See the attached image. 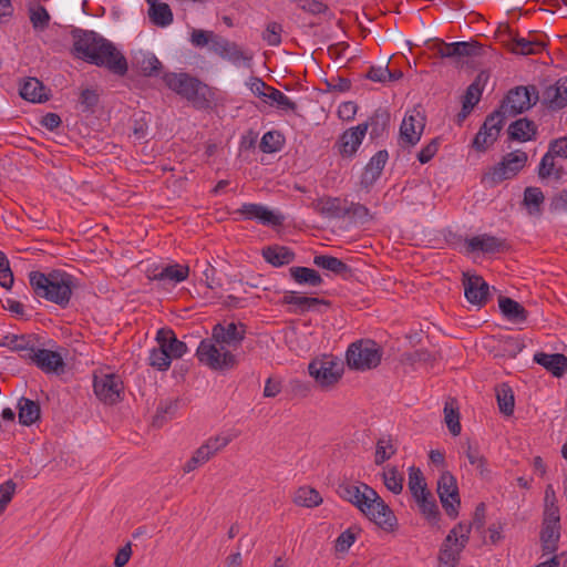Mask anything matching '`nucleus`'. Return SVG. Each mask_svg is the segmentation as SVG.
Masks as SVG:
<instances>
[{"mask_svg": "<svg viewBox=\"0 0 567 567\" xmlns=\"http://www.w3.org/2000/svg\"><path fill=\"white\" fill-rule=\"evenodd\" d=\"M441 145L440 137H434L430 141L429 144L423 146L421 151L417 153V159L421 164L429 163L437 153L439 147Z\"/></svg>", "mask_w": 567, "mask_h": 567, "instance_id": "obj_63", "label": "nucleus"}, {"mask_svg": "<svg viewBox=\"0 0 567 567\" xmlns=\"http://www.w3.org/2000/svg\"><path fill=\"white\" fill-rule=\"evenodd\" d=\"M293 2L299 9L312 16L322 14L329 10L328 6L319 0H293Z\"/></svg>", "mask_w": 567, "mask_h": 567, "instance_id": "obj_61", "label": "nucleus"}, {"mask_svg": "<svg viewBox=\"0 0 567 567\" xmlns=\"http://www.w3.org/2000/svg\"><path fill=\"white\" fill-rule=\"evenodd\" d=\"M383 350L372 339H361L351 343L347 350L346 360L350 369L367 371L381 363Z\"/></svg>", "mask_w": 567, "mask_h": 567, "instance_id": "obj_7", "label": "nucleus"}, {"mask_svg": "<svg viewBox=\"0 0 567 567\" xmlns=\"http://www.w3.org/2000/svg\"><path fill=\"white\" fill-rule=\"evenodd\" d=\"M444 420L452 435L456 436L461 433L460 412L457 401L450 399L444 405Z\"/></svg>", "mask_w": 567, "mask_h": 567, "instance_id": "obj_41", "label": "nucleus"}, {"mask_svg": "<svg viewBox=\"0 0 567 567\" xmlns=\"http://www.w3.org/2000/svg\"><path fill=\"white\" fill-rule=\"evenodd\" d=\"M20 96L32 103H42L49 100L47 89L41 81L35 78H27L19 87Z\"/></svg>", "mask_w": 567, "mask_h": 567, "instance_id": "obj_30", "label": "nucleus"}, {"mask_svg": "<svg viewBox=\"0 0 567 567\" xmlns=\"http://www.w3.org/2000/svg\"><path fill=\"white\" fill-rule=\"evenodd\" d=\"M137 66L145 76H157L162 69V63L153 53H145L137 59Z\"/></svg>", "mask_w": 567, "mask_h": 567, "instance_id": "obj_49", "label": "nucleus"}, {"mask_svg": "<svg viewBox=\"0 0 567 567\" xmlns=\"http://www.w3.org/2000/svg\"><path fill=\"white\" fill-rule=\"evenodd\" d=\"M563 174V168H556L555 166V156L551 155L547 151V153L542 157L539 166H538V176L540 178H548L550 176H555V178H560Z\"/></svg>", "mask_w": 567, "mask_h": 567, "instance_id": "obj_52", "label": "nucleus"}, {"mask_svg": "<svg viewBox=\"0 0 567 567\" xmlns=\"http://www.w3.org/2000/svg\"><path fill=\"white\" fill-rule=\"evenodd\" d=\"M19 422L24 426H30L40 420L41 409L37 401L21 396L18 401Z\"/></svg>", "mask_w": 567, "mask_h": 567, "instance_id": "obj_36", "label": "nucleus"}, {"mask_svg": "<svg viewBox=\"0 0 567 567\" xmlns=\"http://www.w3.org/2000/svg\"><path fill=\"white\" fill-rule=\"evenodd\" d=\"M280 305L290 306L289 312L295 315H303L309 311L321 312L320 306L330 307L331 301L317 297L298 296L295 291H286Z\"/></svg>", "mask_w": 567, "mask_h": 567, "instance_id": "obj_19", "label": "nucleus"}, {"mask_svg": "<svg viewBox=\"0 0 567 567\" xmlns=\"http://www.w3.org/2000/svg\"><path fill=\"white\" fill-rule=\"evenodd\" d=\"M309 374L321 388L336 384L343 374V362L332 354L313 359L308 365Z\"/></svg>", "mask_w": 567, "mask_h": 567, "instance_id": "obj_10", "label": "nucleus"}, {"mask_svg": "<svg viewBox=\"0 0 567 567\" xmlns=\"http://www.w3.org/2000/svg\"><path fill=\"white\" fill-rule=\"evenodd\" d=\"M464 245L467 254L481 252L488 256L502 254L509 249V245L505 238L487 233L466 237Z\"/></svg>", "mask_w": 567, "mask_h": 567, "instance_id": "obj_15", "label": "nucleus"}, {"mask_svg": "<svg viewBox=\"0 0 567 567\" xmlns=\"http://www.w3.org/2000/svg\"><path fill=\"white\" fill-rule=\"evenodd\" d=\"M246 84L251 93L259 97L264 103L269 91L272 89V86L268 85L262 79L257 76H250Z\"/></svg>", "mask_w": 567, "mask_h": 567, "instance_id": "obj_60", "label": "nucleus"}, {"mask_svg": "<svg viewBox=\"0 0 567 567\" xmlns=\"http://www.w3.org/2000/svg\"><path fill=\"white\" fill-rule=\"evenodd\" d=\"M417 503L420 513L423 515V517L427 520V523L432 527L440 528V520H441V512L439 509L437 503L435 498L433 497L432 493L429 492V495L423 492H421V495L419 497L414 498Z\"/></svg>", "mask_w": 567, "mask_h": 567, "instance_id": "obj_31", "label": "nucleus"}, {"mask_svg": "<svg viewBox=\"0 0 567 567\" xmlns=\"http://www.w3.org/2000/svg\"><path fill=\"white\" fill-rule=\"evenodd\" d=\"M436 492L446 515L451 519L457 518L461 507V497L456 477L451 472H442L437 480Z\"/></svg>", "mask_w": 567, "mask_h": 567, "instance_id": "obj_11", "label": "nucleus"}, {"mask_svg": "<svg viewBox=\"0 0 567 567\" xmlns=\"http://www.w3.org/2000/svg\"><path fill=\"white\" fill-rule=\"evenodd\" d=\"M30 21L35 30H45L50 23V14L41 4H34L29 8Z\"/></svg>", "mask_w": 567, "mask_h": 567, "instance_id": "obj_53", "label": "nucleus"}, {"mask_svg": "<svg viewBox=\"0 0 567 567\" xmlns=\"http://www.w3.org/2000/svg\"><path fill=\"white\" fill-rule=\"evenodd\" d=\"M507 134L511 141H533L537 136V125L527 117L518 118L509 124Z\"/></svg>", "mask_w": 567, "mask_h": 567, "instance_id": "obj_28", "label": "nucleus"}, {"mask_svg": "<svg viewBox=\"0 0 567 567\" xmlns=\"http://www.w3.org/2000/svg\"><path fill=\"white\" fill-rule=\"evenodd\" d=\"M155 340L171 355L172 360L182 358L188 351L187 344L178 340L171 328L164 327L158 329Z\"/></svg>", "mask_w": 567, "mask_h": 567, "instance_id": "obj_22", "label": "nucleus"}, {"mask_svg": "<svg viewBox=\"0 0 567 567\" xmlns=\"http://www.w3.org/2000/svg\"><path fill=\"white\" fill-rule=\"evenodd\" d=\"M391 115L386 109L379 107L368 118L367 122L359 125H367V131L370 128V140L375 141L384 137L390 126Z\"/></svg>", "mask_w": 567, "mask_h": 567, "instance_id": "obj_25", "label": "nucleus"}, {"mask_svg": "<svg viewBox=\"0 0 567 567\" xmlns=\"http://www.w3.org/2000/svg\"><path fill=\"white\" fill-rule=\"evenodd\" d=\"M313 265L331 271L333 275L339 276L344 280H348L353 276L352 268L348 264L330 255H316L313 257Z\"/></svg>", "mask_w": 567, "mask_h": 567, "instance_id": "obj_27", "label": "nucleus"}, {"mask_svg": "<svg viewBox=\"0 0 567 567\" xmlns=\"http://www.w3.org/2000/svg\"><path fill=\"white\" fill-rule=\"evenodd\" d=\"M33 364L44 373H58L63 370L64 361L59 352L39 348Z\"/></svg>", "mask_w": 567, "mask_h": 567, "instance_id": "obj_29", "label": "nucleus"}, {"mask_svg": "<svg viewBox=\"0 0 567 567\" xmlns=\"http://www.w3.org/2000/svg\"><path fill=\"white\" fill-rule=\"evenodd\" d=\"M426 118L421 111H408L400 125L399 145L403 148L415 146L424 132Z\"/></svg>", "mask_w": 567, "mask_h": 567, "instance_id": "obj_12", "label": "nucleus"}, {"mask_svg": "<svg viewBox=\"0 0 567 567\" xmlns=\"http://www.w3.org/2000/svg\"><path fill=\"white\" fill-rule=\"evenodd\" d=\"M367 135V125H355L346 130L334 143V148L342 158L351 159L355 156Z\"/></svg>", "mask_w": 567, "mask_h": 567, "instance_id": "obj_17", "label": "nucleus"}, {"mask_svg": "<svg viewBox=\"0 0 567 567\" xmlns=\"http://www.w3.org/2000/svg\"><path fill=\"white\" fill-rule=\"evenodd\" d=\"M487 80V75L484 72H481L475 80L467 86L465 94L463 96V102L475 106L482 96L484 84Z\"/></svg>", "mask_w": 567, "mask_h": 567, "instance_id": "obj_47", "label": "nucleus"}, {"mask_svg": "<svg viewBox=\"0 0 567 567\" xmlns=\"http://www.w3.org/2000/svg\"><path fill=\"white\" fill-rule=\"evenodd\" d=\"M261 256L272 267L287 266L296 260V252L291 248L278 244L264 247Z\"/></svg>", "mask_w": 567, "mask_h": 567, "instance_id": "obj_24", "label": "nucleus"}, {"mask_svg": "<svg viewBox=\"0 0 567 567\" xmlns=\"http://www.w3.org/2000/svg\"><path fill=\"white\" fill-rule=\"evenodd\" d=\"M409 489L414 498L419 497L421 492H423V494L426 493L427 495L430 492L426 486L423 473L415 466H411L409 468Z\"/></svg>", "mask_w": 567, "mask_h": 567, "instance_id": "obj_48", "label": "nucleus"}, {"mask_svg": "<svg viewBox=\"0 0 567 567\" xmlns=\"http://www.w3.org/2000/svg\"><path fill=\"white\" fill-rule=\"evenodd\" d=\"M504 116L499 112L488 114L473 140V147L486 152L498 138L504 126Z\"/></svg>", "mask_w": 567, "mask_h": 567, "instance_id": "obj_14", "label": "nucleus"}, {"mask_svg": "<svg viewBox=\"0 0 567 567\" xmlns=\"http://www.w3.org/2000/svg\"><path fill=\"white\" fill-rule=\"evenodd\" d=\"M404 361L410 364L429 363L435 360L434 355L427 349H416L403 354Z\"/></svg>", "mask_w": 567, "mask_h": 567, "instance_id": "obj_64", "label": "nucleus"}, {"mask_svg": "<svg viewBox=\"0 0 567 567\" xmlns=\"http://www.w3.org/2000/svg\"><path fill=\"white\" fill-rule=\"evenodd\" d=\"M383 483L385 487L395 495H399L403 491L404 477L399 473L395 466L389 467L382 474Z\"/></svg>", "mask_w": 567, "mask_h": 567, "instance_id": "obj_51", "label": "nucleus"}, {"mask_svg": "<svg viewBox=\"0 0 567 567\" xmlns=\"http://www.w3.org/2000/svg\"><path fill=\"white\" fill-rule=\"evenodd\" d=\"M243 219L256 220L258 224L269 226L277 233H280L286 215H240Z\"/></svg>", "mask_w": 567, "mask_h": 567, "instance_id": "obj_54", "label": "nucleus"}, {"mask_svg": "<svg viewBox=\"0 0 567 567\" xmlns=\"http://www.w3.org/2000/svg\"><path fill=\"white\" fill-rule=\"evenodd\" d=\"M338 495L353 504L369 520L386 533L398 529L399 523L394 512L377 493L365 483L360 486L350 483H341L337 488Z\"/></svg>", "mask_w": 567, "mask_h": 567, "instance_id": "obj_3", "label": "nucleus"}, {"mask_svg": "<svg viewBox=\"0 0 567 567\" xmlns=\"http://www.w3.org/2000/svg\"><path fill=\"white\" fill-rule=\"evenodd\" d=\"M357 538V533L352 527L342 532L334 543V549L337 553H347L353 545Z\"/></svg>", "mask_w": 567, "mask_h": 567, "instance_id": "obj_62", "label": "nucleus"}, {"mask_svg": "<svg viewBox=\"0 0 567 567\" xmlns=\"http://www.w3.org/2000/svg\"><path fill=\"white\" fill-rule=\"evenodd\" d=\"M464 453L468 460V463L478 471L481 477H487L491 474L487 458L481 453L478 446H473L468 442Z\"/></svg>", "mask_w": 567, "mask_h": 567, "instance_id": "obj_40", "label": "nucleus"}, {"mask_svg": "<svg viewBox=\"0 0 567 567\" xmlns=\"http://www.w3.org/2000/svg\"><path fill=\"white\" fill-rule=\"evenodd\" d=\"M265 103L275 106L276 109L282 112L295 113L298 109L297 104L293 101H291L286 94H284L280 90L274 86L269 91L267 99L265 100Z\"/></svg>", "mask_w": 567, "mask_h": 567, "instance_id": "obj_42", "label": "nucleus"}, {"mask_svg": "<svg viewBox=\"0 0 567 567\" xmlns=\"http://www.w3.org/2000/svg\"><path fill=\"white\" fill-rule=\"evenodd\" d=\"M172 363L171 355L159 344L150 351L148 365L157 371H166Z\"/></svg>", "mask_w": 567, "mask_h": 567, "instance_id": "obj_50", "label": "nucleus"}, {"mask_svg": "<svg viewBox=\"0 0 567 567\" xmlns=\"http://www.w3.org/2000/svg\"><path fill=\"white\" fill-rule=\"evenodd\" d=\"M561 526L543 525L539 533L543 555L554 554L558 549Z\"/></svg>", "mask_w": 567, "mask_h": 567, "instance_id": "obj_35", "label": "nucleus"}, {"mask_svg": "<svg viewBox=\"0 0 567 567\" xmlns=\"http://www.w3.org/2000/svg\"><path fill=\"white\" fill-rule=\"evenodd\" d=\"M485 518L486 505L481 502L475 507L472 522H460L449 532L440 548L439 567H458L461 553L468 544L472 528L483 530Z\"/></svg>", "mask_w": 567, "mask_h": 567, "instance_id": "obj_4", "label": "nucleus"}, {"mask_svg": "<svg viewBox=\"0 0 567 567\" xmlns=\"http://www.w3.org/2000/svg\"><path fill=\"white\" fill-rule=\"evenodd\" d=\"M285 142L286 138L282 133L279 131H268L262 135L259 148L264 153H276L281 151L285 146Z\"/></svg>", "mask_w": 567, "mask_h": 567, "instance_id": "obj_44", "label": "nucleus"}, {"mask_svg": "<svg viewBox=\"0 0 567 567\" xmlns=\"http://www.w3.org/2000/svg\"><path fill=\"white\" fill-rule=\"evenodd\" d=\"M290 278L300 286L318 287L323 284L321 275L309 267L292 266L289 268Z\"/></svg>", "mask_w": 567, "mask_h": 567, "instance_id": "obj_34", "label": "nucleus"}, {"mask_svg": "<svg viewBox=\"0 0 567 567\" xmlns=\"http://www.w3.org/2000/svg\"><path fill=\"white\" fill-rule=\"evenodd\" d=\"M247 326L243 322H218L212 329V336L203 339L196 350V358L203 365L217 372L235 370L238 357L230 351L244 341Z\"/></svg>", "mask_w": 567, "mask_h": 567, "instance_id": "obj_1", "label": "nucleus"}, {"mask_svg": "<svg viewBox=\"0 0 567 567\" xmlns=\"http://www.w3.org/2000/svg\"><path fill=\"white\" fill-rule=\"evenodd\" d=\"M496 399L499 411L506 416L513 415L515 399L512 388L506 383H503L496 389Z\"/></svg>", "mask_w": 567, "mask_h": 567, "instance_id": "obj_43", "label": "nucleus"}, {"mask_svg": "<svg viewBox=\"0 0 567 567\" xmlns=\"http://www.w3.org/2000/svg\"><path fill=\"white\" fill-rule=\"evenodd\" d=\"M534 361L545 368L555 378L563 377L567 371V357L563 353L536 352Z\"/></svg>", "mask_w": 567, "mask_h": 567, "instance_id": "obj_26", "label": "nucleus"}, {"mask_svg": "<svg viewBox=\"0 0 567 567\" xmlns=\"http://www.w3.org/2000/svg\"><path fill=\"white\" fill-rule=\"evenodd\" d=\"M433 50L442 58L480 56L483 54V47L477 41H460L446 43L437 40Z\"/></svg>", "mask_w": 567, "mask_h": 567, "instance_id": "obj_16", "label": "nucleus"}, {"mask_svg": "<svg viewBox=\"0 0 567 567\" xmlns=\"http://www.w3.org/2000/svg\"><path fill=\"white\" fill-rule=\"evenodd\" d=\"M29 282L35 296L53 302L61 308L70 303L74 277L64 270H52L49 274L39 270L29 274Z\"/></svg>", "mask_w": 567, "mask_h": 567, "instance_id": "obj_5", "label": "nucleus"}, {"mask_svg": "<svg viewBox=\"0 0 567 567\" xmlns=\"http://www.w3.org/2000/svg\"><path fill=\"white\" fill-rule=\"evenodd\" d=\"M464 296L474 306L484 307L489 299V286L484 278L476 274H463Z\"/></svg>", "mask_w": 567, "mask_h": 567, "instance_id": "obj_18", "label": "nucleus"}, {"mask_svg": "<svg viewBox=\"0 0 567 567\" xmlns=\"http://www.w3.org/2000/svg\"><path fill=\"white\" fill-rule=\"evenodd\" d=\"M293 502L299 506L316 507L322 503V497L317 489L302 486L297 489Z\"/></svg>", "mask_w": 567, "mask_h": 567, "instance_id": "obj_45", "label": "nucleus"}, {"mask_svg": "<svg viewBox=\"0 0 567 567\" xmlns=\"http://www.w3.org/2000/svg\"><path fill=\"white\" fill-rule=\"evenodd\" d=\"M93 390L96 398L105 404H116L122 401L124 391L123 381L114 373L94 375Z\"/></svg>", "mask_w": 567, "mask_h": 567, "instance_id": "obj_13", "label": "nucleus"}, {"mask_svg": "<svg viewBox=\"0 0 567 567\" xmlns=\"http://www.w3.org/2000/svg\"><path fill=\"white\" fill-rule=\"evenodd\" d=\"M150 20L157 27H167L173 22V12L167 3H152L148 8Z\"/></svg>", "mask_w": 567, "mask_h": 567, "instance_id": "obj_39", "label": "nucleus"}, {"mask_svg": "<svg viewBox=\"0 0 567 567\" xmlns=\"http://www.w3.org/2000/svg\"><path fill=\"white\" fill-rule=\"evenodd\" d=\"M100 101V96L95 90L85 89L80 94V106L81 111L84 113L93 112L94 107L97 105Z\"/></svg>", "mask_w": 567, "mask_h": 567, "instance_id": "obj_59", "label": "nucleus"}, {"mask_svg": "<svg viewBox=\"0 0 567 567\" xmlns=\"http://www.w3.org/2000/svg\"><path fill=\"white\" fill-rule=\"evenodd\" d=\"M282 25L278 22H269L262 33V40L270 47H278L281 43Z\"/></svg>", "mask_w": 567, "mask_h": 567, "instance_id": "obj_58", "label": "nucleus"}, {"mask_svg": "<svg viewBox=\"0 0 567 567\" xmlns=\"http://www.w3.org/2000/svg\"><path fill=\"white\" fill-rule=\"evenodd\" d=\"M71 35L74 56L99 68H105L114 75L122 78L127 74V59L113 42L95 31L80 28H74Z\"/></svg>", "mask_w": 567, "mask_h": 567, "instance_id": "obj_2", "label": "nucleus"}, {"mask_svg": "<svg viewBox=\"0 0 567 567\" xmlns=\"http://www.w3.org/2000/svg\"><path fill=\"white\" fill-rule=\"evenodd\" d=\"M388 159L389 153L386 150L377 152L364 167L361 175V185L365 188L372 186L380 178Z\"/></svg>", "mask_w": 567, "mask_h": 567, "instance_id": "obj_23", "label": "nucleus"}, {"mask_svg": "<svg viewBox=\"0 0 567 567\" xmlns=\"http://www.w3.org/2000/svg\"><path fill=\"white\" fill-rule=\"evenodd\" d=\"M213 52L234 65H239L240 62L248 68L251 65L252 54L244 51L236 42L229 41L221 35L214 41Z\"/></svg>", "mask_w": 567, "mask_h": 567, "instance_id": "obj_20", "label": "nucleus"}, {"mask_svg": "<svg viewBox=\"0 0 567 567\" xmlns=\"http://www.w3.org/2000/svg\"><path fill=\"white\" fill-rule=\"evenodd\" d=\"M498 307L502 315L509 321L522 323L528 318V311L516 300L499 296Z\"/></svg>", "mask_w": 567, "mask_h": 567, "instance_id": "obj_32", "label": "nucleus"}, {"mask_svg": "<svg viewBox=\"0 0 567 567\" xmlns=\"http://www.w3.org/2000/svg\"><path fill=\"white\" fill-rule=\"evenodd\" d=\"M216 38H219V34H216L213 31L194 29L190 34V42L196 48H204L210 44V50L213 51Z\"/></svg>", "mask_w": 567, "mask_h": 567, "instance_id": "obj_56", "label": "nucleus"}, {"mask_svg": "<svg viewBox=\"0 0 567 567\" xmlns=\"http://www.w3.org/2000/svg\"><path fill=\"white\" fill-rule=\"evenodd\" d=\"M396 453L391 435L380 437L375 444L374 463L382 465Z\"/></svg>", "mask_w": 567, "mask_h": 567, "instance_id": "obj_46", "label": "nucleus"}, {"mask_svg": "<svg viewBox=\"0 0 567 567\" xmlns=\"http://www.w3.org/2000/svg\"><path fill=\"white\" fill-rule=\"evenodd\" d=\"M178 400L161 401L156 409V414L153 419V425L162 426L167 420L166 415L175 414L178 409Z\"/></svg>", "mask_w": 567, "mask_h": 567, "instance_id": "obj_55", "label": "nucleus"}, {"mask_svg": "<svg viewBox=\"0 0 567 567\" xmlns=\"http://www.w3.org/2000/svg\"><path fill=\"white\" fill-rule=\"evenodd\" d=\"M544 198V194L538 187H527L524 192V204L530 212H539Z\"/></svg>", "mask_w": 567, "mask_h": 567, "instance_id": "obj_57", "label": "nucleus"}, {"mask_svg": "<svg viewBox=\"0 0 567 567\" xmlns=\"http://www.w3.org/2000/svg\"><path fill=\"white\" fill-rule=\"evenodd\" d=\"M527 154L517 150L503 156L502 161L484 174L483 181L495 186L506 179L515 177L526 165Z\"/></svg>", "mask_w": 567, "mask_h": 567, "instance_id": "obj_9", "label": "nucleus"}, {"mask_svg": "<svg viewBox=\"0 0 567 567\" xmlns=\"http://www.w3.org/2000/svg\"><path fill=\"white\" fill-rule=\"evenodd\" d=\"M546 43L539 39H526L518 35L512 38L511 50L515 54L535 55L543 52Z\"/></svg>", "mask_w": 567, "mask_h": 567, "instance_id": "obj_37", "label": "nucleus"}, {"mask_svg": "<svg viewBox=\"0 0 567 567\" xmlns=\"http://www.w3.org/2000/svg\"><path fill=\"white\" fill-rule=\"evenodd\" d=\"M166 86L194 105L204 106L207 100V85L188 73L167 72L163 75Z\"/></svg>", "mask_w": 567, "mask_h": 567, "instance_id": "obj_6", "label": "nucleus"}, {"mask_svg": "<svg viewBox=\"0 0 567 567\" xmlns=\"http://www.w3.org/2000/svg\"><path fill=\"white\" fill-rule=\"evenodd\" d=\"M538 100L539 94L535 85L515 86L507 92L494 112H499L505 121L509 116L513 117L529 110Z\"/></svg>", "mask_w": 567, "mask_h": 567, "instance_id": "obj_8", "label": "nucleus"}, {"mask_svg": "<svg viewBox=\"0 0 567 567\" xmlns=\"http://www.w3.org/2000/svg\"><path fill=\"white\" fill-rule=\"evenodd\" d=\"M542 102L551 111L564 109L567 105V76L546 86L542 94Z\"/></svg>", "mask_w": 567, "mask_h": 567, "instance_id": "obj_21", "label": "nucleus"}, {"mask_svg": "<svg viewBox=\"0 0 567 567\" xmlns=\"http://www.w3.org/2000/svg\"><path fill=\"white\" fill-rule=\"evenodd\" d=\"M189 274L188 266L175 264L162 268L158 272H154L150 278L157 281H172L175 284L182 282L187 279Z\"/></svg>", "mask_w": 567, "mask_h": 567, "instance_id": "obj_38", "label": "nucleus"}, {"mask_svg": "<svg viewBox=\"0 0 567 567\" xmlns=\"http://www.w3.org/2000/svg\"><path fill=\"white\" fill-rule=\"evenodd\" d=\"M494 339L497 342L496 357L514 359L525 348L524 340L517 337L498 334Z\"/></svg>", "mask_w": 567, "mask_h": 567, "instance_id": "obj_33", "label": "nucleus"}]
</instances>
